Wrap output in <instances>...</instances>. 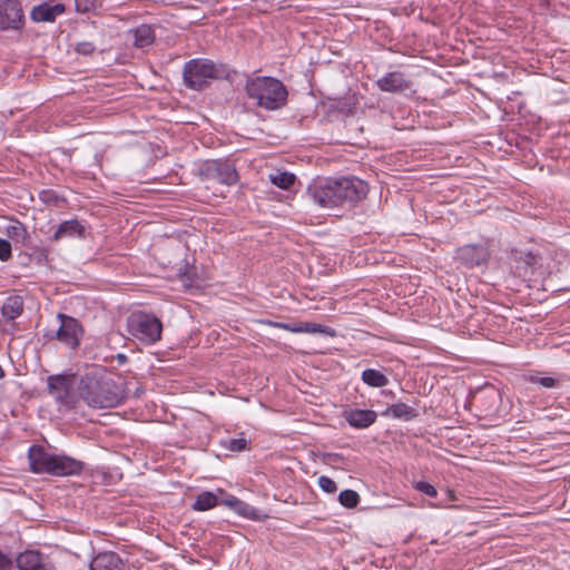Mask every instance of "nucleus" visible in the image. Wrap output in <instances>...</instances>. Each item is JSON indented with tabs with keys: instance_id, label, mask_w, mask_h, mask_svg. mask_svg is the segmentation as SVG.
<instances>
[{
	"instance_id": "1",
	"label": "nucleus",
	"mask_w": 570,
	"mask_h": 570,
	"mask_svg": "<svg viewBox=\"0 0 570 570\" xmlns=\"http://www.w3.org/2000/svg\"><path fill=\"white\" fill-rule=\"evenodd\" d=\"M306 193L321 207H353L366 197L368 186L356 177L325 178L311 183Z\"/></svg>"
},
{
	"instance_id": "2",
	"label": "nucleus",
	"mask_w": 570,
	"mask_h": 570,
	"mask_svg": "<svg viewBox=\"0 0 570 570\" xmlns=\"http://www.w3.org/2000/svg\"><path fill=\"white\" fill-rule=\"evenodd\" d=\"M29 469L36 474L53 476L80 475L85 463L66 454L48 452L41 445H31L28 450Z\"/></svg>"
},
{
	"instance_id": "3",
	"label": "nucleus",
	"mask_w": 570,
	"mask_h": 570,
	"mask_svg": "<svg viewBox=\"0 0 570 570\" xmlns=\"http://www.w3.org/2000/svg\"><path fill=\"white\" fill-rule=\"evenodd\" d=\"M244 91L256 107L268 111L279 110L287 104V88L279 79L274 77L247 76Z\"/></svg>"
},
{
	"instance_id": "4",
	"label": "nucleus",
	"mask_w": 570,
	"mask_h": 570,
	"mask_svg": "<svg viewBox=\"0 0 570 570\" xmlns=\"http://www.w3.org/2000/svg\"><path fill=\"white\" fill-rule=\"evenodd\" d=\"M230 68L226 63L214 62L205 58H195L185 62L183 68L184 85L188 89L200 91L210 80L227 79Z\"/></svg>"
},
{
	"instance_id": "5",
	"label": "nucleus",
	"mask_w": 570,
	"mask_h": 570,
	"mask_svg": "<svg viewBox=\"0 0 570 570\" xmlns=\"http://www.w3.org/2000/svg\"><path fill=\"white\" fill-rule=\"evenodd\" d=\"M80 395L89 406L95 409L115 407L124 400L121 389L110 379L82 381Z\"/></svg>"
},
{
	"instance_id": "6",
	"label": "nucleus",
	"mask_w": 570,
	"mask_h": 570,
	"mask_svg": "<svg viewBox=\"0 0 570 570\" xmlns=\"http://www.w3.org/2000/svg\"><path fill=\"white\" fill-rule=\"evenodd\" d=\"M127 331L140 342L154 344L161 337L163 324L154 314L138 311L128 316Z\"/></svg>"
},
{
	"instance_id": "7",
	"label": "nucleus",
	"mask_w": 570,
	"mask_h": 570,
	"mask_svg": "<svg viewBox=\"0 0 570 570\" xmlns=\"http://www.w3.org/2000/svg\"><path fill=\"white\" fill-rule=\"evenodd\" d=\"M200 175L205 179L215 180L227 186L235 185L239 179L236 166L229 159L206 160L200 168Z\"/></svg>"
},
{
	"instance_id": "8",
	"label": "nucleus",
	"mask_w": 570,
	"mask_h": 570,
	"mask_svg": "<svg viewBox=\"0 0 570 570\" xmlns=\"http://www.w3.org/2000/svg\"><path fill=\"white\" fill-rule=\"evenodd\" d=\"M59 327L52 332L51 335L46 334L50 340L56 338L66 346L76 350L80 345V340L83 335V328L80 322L67 314L58 313Z\"/></svg>"
},
{
	"instance_id": "9",
	"label": "nucleus",
	"mask_w": 570,
	"mask_h": 570,
	"mask_svg": "<svg viewBox=\"0 0 570 570\" xmlns=\"http://www.w3.org/2000/svg\"><path fill=\"white\" fill-rule=\"evenodd\" d=\"M26 22L21 3L18 0H3L0 2V29L20 30Z\"/></svg>"
},
{
	"instance_id": "10",
	"label": "nucleus",
	"mask_w": 570,
	"mask_h": 570,
	"mask_svg": "<svg viewBox=\"0 0 570 570\" xmlns=\"http://www.w3.org/2000/svg\"><path fill=\"white\" fill-rule=\"evenodd\" d=\"M490 254L485 246L468 244L456 249L454 258L466 268H473L489 261Z\"/></svg>"
},
{
	"instance_id": "11",
	"label": "nucleus",
	"mask_w": 570,
	"mask_h": 570,
	"mask_svg": "<svg viewBox=\"0 0 570 570\" xmlns=\"http://www.w3.org/2000/svg\"><path fill=\"white\" fill-rule=\"evenodd\" d=\"M18 570H57L50 557L38 550H26L16 558Z\"/></svg>"
},
{
	"instance_id": "12",
	"label": "nucleus",
	"mask_w": 570,
	"mask_h": 570,
	"mask_svg": "<svg viewBox=\"0 0 570 570\" xmlns=\"http://www.w3.org/2000/svg\"><path fill=\"white\" fill-rule=\"evenodd\" d=\"M376 86L381 91L391 94H405L413 90V81L405 77L401 71H391L376 80Z\"/></svg>"
},
{
	"instance_id": "13",
	"label": "nucleus",
	"mask_w": 570,
	"mask_h": 570,
	"mask_svg": "<svg viewBox=\"0 0 570 570\" xmlns=\"http://www.w3.org/2000/svg\"><path fill=\"white\" fill-rule=\"evenodd\" d=\"M48 391L55 397V400L66 407L73 406V399L68 383V379L65 375H50L47 379Z\"/></svg>"
},
{
	"instance_id": "14",
	"label": "nucleus",
	"mask_w": 570,
	"mask_h": 570,
	"mask_svg": "<svg viewBox=\"0 0 570 570\" xmlns=\"http://www.w3.org/2000/svg\"><path fill=\"white\" fill-rule=\"evenodd\" d=\"M86 226L78 219H68L61 222L53 235L50 237L51 242H60L65 238H85Z\"/></svg>"
},
{
	"instance_id": "15",
	"label": "nucleus",
	"mask_w": 570,
	"mask_h": 570,
	"mask_svg": "<svg viewBox=\"0 0 570 570\" xmlns=\"http://www.w3.org/2000/svg\"><path fill=\"white\" fill-rule=\"evenodd\" d=\"M65 12V4H50L49 2L45 1L31 9L30 18L35 22H55L57 17L63 14Z\"/></svg>"
},
{
	"instance_id": "16",
	"label": "nucleus",
	"mask_w": 570,
	"mask_h": 570,
	"mask_svg": "<svg viewBox=\"0 0 570 570\" xmlns=\"http://www.w3.org/2000/svg\"><path fill=\"white\" fill-rule=\"evenodd\" d=\"M343 416L351 426L366 429L376 421L377 414L373 410L350 409L344 411Z\"/></svg>"
},
{
	"instance_id": "17",
	"label": "nucleus",
	"mask_w": 570,
	"mask_h": 570,
	"mask_svg": "<svg viewBox=\"0 0 570 570\" xmlns=\"http://www.w3.org/2000/svg\"><path fill=\"white\" fill-rule=\"evenodd\" d=\"M89 568L90 570H125V563L118 553L105 551L91 560Z\"/></svg>"
},
{
	"instance_id": "18",
	"label": "nucleus",
	"mask_w": 570,
	"mask_h": 570,
	"mask_svg": "<svg viewBox=\"0 0 570 570\" xmlns=\"http://www.w3.org/2000/svg\"><path fill=\"white\" fill-rule=\"evenodd\" d=\"M383 416H391L393 419L402 420V421H412L416 419L420 414L419 411L410 406L403 402H397L390 405L385 411L382 412Z\"/></svg>"
},
{
	"instance_id": "19",
	"label": "nucleus",
	"mask_w": 570,
	"mask_h": 570,
	"mask_svg": "<svg viewBox=\"0 0 570 570\" xmlns=\"http://www.w3.org/2000/svg\"><path fill=\"white\" fill-rule=\"evenodd\" d=\"M23 313V299L19 295L9 296L1 306V314L7 321H14Z\"/></svg>"
},
{
	"instance_id": "20",
	"label": "nucleus",
	"mask_w": 570,
	"mask_h": 570,
	"mask_svg": "<svg viewBox=\"0 0 570 570\" xmlns=\"http://www.w3.org/2000/svg\"><path fill=\"white\" fill-rule=\"evenodd\" d=\"M6 234L9 238L21 245H27V242L30 239V234L26 226L17 219L7 226Z\"/></svg>"
},
{
	"instance_id": "21",
	"label": "nucleus",
	"mask_w": 570,
	"mask_h": 570,
	"mask_svg": "<svg viewBox=\"0 0 570 570\" xmlns=\"http://www.w3.org/2000/svg\"><path fill=\"white\" fill-rule=\"evenodd\" d=\"M293 333L324 334L327 336H335L334 328L312 322H297L296 328H293Z\"/></svg>"
},
{
	"instance_id": "22",
	"label": "nucleus",
	"mask_w": 570,
	"mask_h": 570,
	"mask_svg": "<svg viewBox=\"0 0 570 570\" xmlns=\"http://www.w3.org/2000/svg\"><path fill=\"white\" fill-rule=\"evenodd\" d=\"M134 45L137 48H145L155 41V32L148 24H140L134 30Z\"/></svg>"
},
{
	"instance_id": "23",
	"label": "nucleus",
	"mask_w": 570,
	"mask_h": 570,
	"mask_svg": "<svg viewBox=\"0 0 570 570\" xmlns=\"http://www.w3.org/2000/svg\"><path fill=\"white\" fill-rule=\"evenodd\" d=\"M537 265L538 256L531 252L521 253L517 258V269L522 276L532 275Z\"/></svg>"
},
{
	"instance_id": "24",
	"label": "nucleus",
	"mask_w": 570,
	"mask_h": 570,
	"mask_svg": "<svg viewBox=\"0 0 570 570\" xmlns=\"http://www.w3.org/2000/svg\"><path fill=\"white\" fill-rule=\"evenodd\" d=\"M219 504L218 497L210 491L199 493L191 508L195 511H207Z\"/></svg>"
},
{
	"instance_id": "25",
	"label": "nucleus",
	"mask_w": 570,
	"mask_h": 570,
	"mask_svg": "<svg viewBox=\"0 0 570 570\" xmlns=\"http://www.w3.org/2000/svg\"><path fill=\"white\" fill-rule=\"evenodd\" d=\"M362 381L371 387H383L389 384V379L381 371L366 368L362 372Z\"/></svg>"
},
{
	"instance_id": "26",
	"label": "nucleus",
	"mask_w": 570,
	"mask_h": 570,
	"mask_svg": "<svg viewBox=\"0 0 570 570\" xmlns=\"http://www.w3.org/2000/svg\"><path fill=\"white\" fill-rule=\"evenodd\" d=\"M269 180L273 185L277 186L278 188L289 189L294 185L296 177L292 173L283 171L271 174Z\"/></svg>"
},
{
	"instance_id": "27",
	"label": "nucleus",
	"mask_w": 570,
	"mask_h": 570,
	"mask_svg": "<svg viewBox=\"0 0 570 570\" xmlns=\"http://www.w3.org/2000/svg\"><path fill=\"white\" fill-rule=\"evenodd\" d=\"M338 501L343 507L353 509L360 503V495L356 491L346 489L338 494Z\"/></svg>"
},
{
	"instance_id": "28",
	"label": "nucleus",
	"mask_w": 570,
	"mask_h": 570,
	"mask_svg": "<svg viewBox=\"0 0 570 570\" xmlns=\"http://www.w3.org/2000/svg\"><path fill=\"white\" fill-rule=\"evenodd\" d=\"M235 504H236V507H234L233 510L236 513H238L242 517L248 518L250 520H256L257 513H256V509L254 507L249 505L248 503H246L239 499L237 500V502Z\"/></svg>"
},
{
	"instance_id": "29",
	"label": "nucleus",
	"mask_w": 570,
	"mask_h": 570,
	"mask_svg": "<svg viewBox=\"0 0 570 570\" xmlns=\"http://www.w3.org/2000/svg\"><path fill=\"white\" fill-rule=\"evenodd\" d=\"M39 197L45 204L55 207H58L61 202H65L62 197H60L55 190L51 189L40 191Z\"/></svg>"
},
{
	"instance_id": "30",
	"label": "nucleus",
	"mask_w": 570,
	"mask_h": 570,
	"mask_svg": "<svg viewBox=\"0 0 570 570\" xmlns=\"http://www.w3.org/2000/svg\"><path fill=\"white\" fill-rule=\"evenodd\" d=\"M227 450L232 452L245 451L248 445V441L245 438L228 439L222 443Z\"/></svg>"
},
{
	"instance_id": "31",
	"label": "nucleus",
	"mask_w": 570,
	"mask_h": 570,
	"mask_svg": "<svg viewBox=\"0 0 570 570\" xmlns=\"http://www.w3.org/2000/svg\"><path fill=\"white\" fill-rule=\"evenodd\" d=\"M414 489L419 492L424 493L430 498H435L438 495V491L434 485L425 481H417L414 483Z\"/></svg>"
},
{
	"instance_id": "32",
	"label": "nucleus",
	"mask_w": 570,
	"mask_h": 570,
	"mask_svg": "<svg viewBox=\"0 0 570 570\" xmlns=\"http://www.w3.org/2000/svg\"><path fill=\"white\" fill-rule=\"evenodd\" d=\"M31 257H33V259L38 264H45L48 262L49 249L47 247H42V246H35V247H32Z\"/></svg>"
},
{
	"instance_id": "33",
	"label": "nucleus",
	"mask_w": 570,
	"mask_h": 570,
	"mask_svg": "<svg viewBox=\"0 0 570 570\" xmlns=\"http://www.w3.org/2000/svg\"><path fill=\"white\" fill-rule=\"evenodd\" d=\"M318 485L326 493H334L337 490L335 481L325 475L318 478Z\"/></svg>"
},
{
	"instance_id": "34",
	"label": "nucleus",
	"mask_w": 570,
	"mask_h": 570,
	"mask_svg": "<svg viewBox=\"0 0 570 570\" xmlns=\"http://www.w3.org/2000/svg\"><path fill=\"white\" fill-rule=\"evenodd\" d=\"M96 46L90 41H81L76 43L75 51L82 56H90L95 52Z\"/></svg>"
},
{
	"instance_id": "35",
	"label": "nucleus",
	"mask_w": 570,
	"mask_h": 570,
	"mask_svg": "<svg viewBox=\"0 0 570 570\" xmlns=\"http://www.w3.org/2000/svg\"><path fill=\"white\" fill-rule=\"evenodd\" d=\"M12 256V247L9 240L0 238V261L7 262Z\"/></svg>"
},
{
	"instance_id": "36",
	"label": "nucleus",
	"mask_w": 570,
	"mask_h": 570,
	"mask_svg": "<svg viewBox=\"0 0 570 570\" xmlns=\"http://www.w3.org/2000/svg\"><path fill=\"white\" fill-rule=\"evenodd\" d=\"M76 11L79 13H87L94 8L91 0H75Z\"/></svg>"
},
{
	"instance_id": "37",
	"label": "nucleus",
	"mask_w": 570,
	"mask_h": 570,
	"mask_svg": "<svg viewBox=\"0 0 570 570\" xmlns=\"http://www.w3.org/2000/svg\"><path fill=\"white\" fill-rule=\"evenodd\" d=\"M0 570H13V561L0 550Z\"/></svg>"
},
{
	"instance_id": "38",
	"label": "nucleus",
	"mask_w": 570,
	"mask_h": 570,
	"mask_svg": "<svg viewBox=\"0 0 570 570\" xmlns=\"http://www.w3.org/2000/svg\"><path fill=\"white\" fill-rule=\"evenodd\" d=\"M539 385L547 387V389H554L559 385V381L554 377L541 376V379L539 381Z\"/></svg>"
},
{
	"instance_id": "39",
	"label": "nucleus",
	"mask_w": 570,
	"mask_h": 570,
	"mask_svg": "<svg viewBox=\"0 0 570 570\" xmlns=\"http://www.w3.org/2000/svg\"><path fill=\"white\" fill-rule=\"evenodd\" d=\"M266 323L268 325L273 326V327L286 330V331H289V332H293V328H296V325H297V322H295V323H283V322L268 321Z\"/></svg>"
},
{
	"instance_id": "40",
	"label": "nucleus",
	"mask_w": 570,
	"mask_h": 570,
	"mask_svg": "<svg viewBox=\"0 0 570 570\" xmlns=\"http://www.w3.org/2000/svg\"><path fill=\"white\" fill-rule=\"evenodd\" d=\"M343 460V455L341 453H325L323 454V462L326 464L336 463Z\"/></svg>"
},
{
	"instance_id": "41",
	"label": "nucleus",
	"mask_w": 570,
	"mask_h": 570,
	"mask_svg": "<svg viewBox=\"0 0 570 570\" xmlns=\"http://www.w3.org/2000/svg\"><path fill=\"white\" fill-rule=\"evenodd\" d=\"M237 500L238 498H236L235 495H228L226 499L222 501V503L230 509H234V507H236L235 503L237 502Z\"/></svg>"
},
{
	"instance_id": "42",
	"label": "nucleus",
	"mask_w": 570,
	"mask_h": 570,
	"mask_svg": "<svg viewBox=\"0 0 570 570\" xmlns=\"http://www.w3.org/2000/svg\"><path fill=\"white\" fill-rule=\"evenodd\" d=\"M116 358H117L119 364H124L127 361V356L125 354H121V353L117 354Z\"/></svg>"
},
{
	"instance_id": "43",
	"label": "nucleus",
	"mask_w": 570,
	"mask_h": 570,
	"mask_svg": "<svg viewBox=\"0 0 570 570\" xmlns=\"http://www.w3.org/2000/svg\"><path fill=\"white\" fill-rule=\"evenodd\" d=\"M541 376L530 375L527 380L531 383L539 384Z\"/></svg>"
},
{
	"instance_id": "44",
	"label": "nucleus",
	"mask_w": 570,
	"mask_h": 570,
	"mask_svg": "<svg viewBox=\"0 0 570 570\" xmlns=\"http://www.w3.org/2000/svg\"><path fill=\"white\" fill-rule=\"evenodd\" d=\"M382 393H383L384 395H386L387 397H392V399H394V397H395V394H394V392H392V391H386V390H384V391H382Z\"/></svg>"
},
{
	"instance_id": "45",
	"label": "nucleus",
	"mask_w": 570,
	"mask_h": 570,
	"mask_svg": "<svg viewBox=\"0 0 570 570\" xmlns=\"http://www.w3.org/2000/svg\"><path fill=\"white\" fill-rule=\"evenodd\" d=\"M3 375H4V372H3L2 367L0 366V379H2Z\"/></svg>"
}]
</instances>
